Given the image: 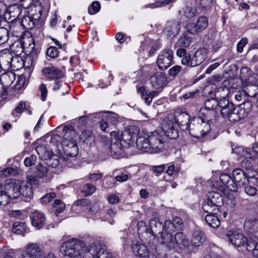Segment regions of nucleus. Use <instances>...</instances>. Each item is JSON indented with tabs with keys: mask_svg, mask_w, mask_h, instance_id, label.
Instances as JSON below:
<instances>
[{
	"mask_svg": "<svg viewBox=\"0 0 258 258\" xmlns=\"http://www.w3.org/2000/svg\"><path fill=\"white\" fill-rule=\"evenodd\" d=\"M16 59L17 58L14 59L12 54L9 52L4 55H0V63H2L5 66L12 67L13 63Z\"/></svg>",
	"mask_w": 258,
	"mask_h": 258,
	"instance_id": "79ce46f5",
	"label": "nucleus"
},
{
	"mask_svg": "<svg viewBox=\"0 0 258 258\" xmlns=\"http://www.w3.org/2000/svg\"><path fill=\"white\" fill-rule=\"evenodd\" d=\"M189 116L185 112L176 111L174 116L169 115L163 121L162 129L166 136L170 139H176L178 136V127L182 130L189 127Z\"/></svg>",
	"mask_w": 258,
	"mask_h": 258,
	"instance_id": "f257e3e1",
	"label": "nucleus"
},
{
	"mask_svg": "<svg viewBox=\"0 0 258 258\" xmlns=\"http://www.w3.org/2000/svg\"><path fill=\"white\" fill-rule=\"evenodd\" d=\"M255 158L251 155L250 158H244L241 162V165L242 167L245 168L246 169L251 171L250 169L252 168L254 163Z\"/></svg>",
	"mask_w": 258,
	"mask_h": 258,
	"instance_id": "37998d69",
	"label": "nucleus"
},
{
	"mask_svg": "<svg viewBox=\"0 0 258 258\" xmlns=\"http://www.w3.org/2000/svg\"><path fill=\"white\" fill-rule=\"evenodd\" d=\"M252 104L250 101H245L237 107H234L233 111L227 118L230 122H237L246 117L251 111Z\"/></svg>",
	"mask_w": 258,
	"mask_h": 258,
	"instance_id": "39448f33",
	"label": "nucleus"
},
{
	"mask_svg": "<svg viewBox=\"0 0 258 258\" xmlns=\"http://www.w3.org/2000/svg\"><path fill=\"white\" fill-rule=\"evenodd\" d=\"M196 9L190 7H186L184 10V16L188 18H191L195 16L196 14Z\"/></svg>",
	"mask_w": 258,
	"mask_h": 258,
	"instance_id": "338daca9",
	"label": "nucleus"
},
{
	"mask_svg": "<svg viewBox=\"0 0 258 258\" xmlns=\"http://www.w3.org/2000/svg\"><path fill=\"white\" fill-rule=\"evenodd\" d=\"M252 77V71L248 67L242 68L240 70V80L242 82H245L246 83L251 82L250 78Z\"/></svg>",
	"mask_w": 258,
	"mask_h": 258,
	"instance_id": "e433bc0d",
	"label": "nucleus"
},
{
	"mask_svg": "<svg viewBox=\"0 0 258 258\" xmlns=\"http://www.w3.org/2000/svg\"><path fill=\"white\" fill-rule=\"evenodd\" d=\"M10 200L5 190L0 192V206H6L9 203Z\"/></svg>",
	"mask_w": 258,
	"mask_h": 258,
	"instance_id": "13d9d810",
	"label": "nucleus"
},
{
	"mask_svg": "<svg viewBox=\"0 0 258 258\" xmlns=\"http://www.w3.org/2000/svg\"><path fill=\"white\" fill-rule=\"evenodd\" d=\"M12 231L14 233L24 235L26 231V226L24 223L16 222L14 224Z\"/></svg>",
	"mask_w": 258,
	"mask_h": 258,
	"instance_id": "a19ab883",
	"label": "nucleus"
},
{
	"mask_svg": "<svg viewBox=\"0 0 258 258\" xmlns=\"http://www.w3.org/2000/svg\"><path fill=\"white\" fill-rule=\"evenodd\" d=\"M218 105L221 108L220 112L224 118H227L232 111H233L234 105L227 99H221L218 103Z\"/></svg>",
	"mask_w": 258,
	"mask_h": 258,
	"instance_id": "4be33fe9",
	"label": "nucleus"
},
{
	"mask_svg": "<svg viewBox=\"0 0 258 258\" xmlns=\"http://www.w3.org/2000/svg\"><path fill=\"white\" fill-rule=\"evenodd\" d=\"M133 137L129 134L127 131L125 129L124 132L120 136L119 135V140L124 141V142L128 143L132 140Z\"/></svg>",
	"mask_w": 258,
	"mask_h": 258,
	"instance_id": "680f3d73",
	"label": "nucleus"
},
{
	"mask_svg": "<svg viewBox=\"0 0 258 258\" xmlns=\"http://www.w3.org/2000/svg\"><path fill=\"white\" fill-rule=\"evenodd\" d=\"M40 14H35L33 16H25L21 22L22 26L27 29H31L38 23V20L40 18Z\"/></svg>",
	"mask_w": 258,
	"mask_h": 258,
	"instance_id": "b1692460",
	"label": "nucleus"
},
{
	"mask_svg": "<svg viewBox=\"0 0 258 258\" xmlns=\"http://www.w3.org/2000/svg\"><path fill=\"white\" fill-rule=\"evenodd\" d=\"M80 139L81 141L88 145H92L95 142V137L90 131L82 132L80 135Z\"/></svg>",
	"mask_w": 258,
	"mask_h": 258,
	"instance_id": "f704fd0d",
	"label": "nucleus"
},
{
	"mask_svg": "<svg viewBox=\"0 0 258 258\" xmlns=\"http://www.w3.org/2000/svg\"><path fill=\"white\" fill-rule=\"evenodd\" d=\"M100 5L98 2H94L91 5V8H88V13L90 15H94L100 11Z\"/></svg>",
	"mask_w": 258,
	"mask_h": 258,
	"instance_id": "5fc2aeb1",
	"label": "nucleus"
},
{
	"mask_svg": "<svg viewBox=\"0 0 258 258\" xmlns=\"http://www.w3.org/2000/svg\"><path fill=\"white\" fill-rule=\"evenodd\" d=\"M204 41L207 44L211 45V50L213 52H216L222 47V42L219 40H214L213 37H210L209 35L205 36Z\"/></svg>",
	"mask_w": 258,
	"mask_h": 258,
	"instance_id": "c756f323",
	"label": "nucleus"
},
{
	"mask_svg": "<svg viewBox=\"0 0 258 258\" xmlns=\"http://www.w3.org/2000/svg\"><path fill=\"white\" fill-rule=\"evenodd\" d=\"M21 181L15 180L8 183L5 187V190L10 199L17 198L21 195Z\"/></svg>",
	"mask_w": 258,
	"mask_h": 258,
	"instance_id": "4468645a",
	"label": "nucleus"
},
{
	"mask_svg": "<svg viewBox=\"0 0 258 258\" xmlns=\"http://www.w3.org/2000/svg\"><path fill=\"white\" fill-rule=\"evenodd\" d=\"M21 13V8L18 6H12L8 9V12L6 13L5 17L10 22H13L20 17Z\"/></svg>",
	"mask_w": 258,
	"mask_h": 258,
	"instance_id": "bb28decb",
	"label": "nucleus"
},
{
	"mask_svg": "<svg viewBox=\"0 0 258 258\" xmlns=\"http://www.w3.org/2000/svg\"><path fill=\"white\" fill-rule=\"evenodd\" d=\"M182 224V221L181 218L175 217L173 219L172 222L170 220H166L164 222V228L166 229H170L173 231L172 228L179 227Z\"/></svg>",
	"mask_w": 258,
	"mask_h": 258,
	"instance_id": "4c0bfd02",
	"label": "nucleus"
},
{
	"mask_svg": "<svg viewBox=\"0 0 258 258\" xmlns=\"http://www.w3.org/2000/svg\"><path fill=\"white\" fill-rule=\"evenodd\" d=\"M233 152L244 158H250L251 153L247 149H244L242 147H237L232 149Z\"/></svg>",
	"mask_w": 258,
	"mask_h": 258,
	"instance_id": "c03bdc74",
	"label": "nucleus"
},
{
	"mask_svg": "<svg viewBox=\"0 0 258 258\" xmlns=\"http://www.w3.org/2000/svg\"><path fill=\"white\" fill-rule=\"evenodd\" d=\"M205 221L211 227L217 228L220 224V221L218 217L212 214H209L205 216Z\"/></svg>",
	"mask_w": 258,
	"mask_h": 258,
	"instance_id": "c9c22d12",
	"label": "nucleus"
},
{
	"mask_svg": "<svg viewBox=\"0 0 258 258\" xmlns=\"http://www.w3.org/2000/svg\"><path fill=\"white\" fill-rule=\"evenodd\" d=\"M85 246L83 241L71 238L61 244L60 252L68 258H83Z\"/></svg>",
	"mask_w": 258,
	"mask_h": 258,
	"instance_id": "7ed1b4c3",
	"label": "nucleus"
},
{
	"mask_svg": "<svg viewBox=\"0 0 258 258\" xmlns=\"http://www.w3.org/2000/svg\"><path fill=\"white\" fill-rule=\"evenodd\" d=\"M258 225V221L255 219H249L245 221L244 226V227L248 228L250 229L254 230V228H256Z\"/></svg>",
	"mask_w": 258,
	"mask_h": 258,
	"instance_id": "4d7b16f0",
	"label": "nucleus"
},
{
	"mask_svg": "<svg viewBox=\"0 0 258 258\" xmlns=\"http://www.w3.org/2000/svg\"><path fill=\"white\" fill-rule=\"evenodd\" d=\"M39 90L41 93V98L42 101H45L46 100L48 92L46 85L44 84H41L39 85Z\"/></svg>",
	"mask_w": 258,
	"mask_h": 258,
	"instance_id": "bf43d9fd",
	"label": "nucleus"
},
{
	"mask_svg": "<svg viewBox=\"0 0 258 258\" xmlns=\"http://www.w3.org/2000/svg\"><path fill=\"white\" fill-rule=\"evenodd\" d=\"M191 42V38L186 35H183L178 39L177 44L179 46L187 47L189 46Z\"/></svg>",
	"mask_w": 258,
	"mask_h": 258,
	"instance_id": "a18cd8bd",
	"label": "nucleus"
},
{
	"mask_svg": "<svg viewBox=\"0 0 258 258\" xmlns=\"http://www.w3.org/2000/svg\"><path fill=\"white\" fill-rule=\"evenodd\" d=\"M9 31L3 27L0 28V45L3 44L8 39Z\"/></svg>",
	"mask_w": 258,
	"mask_h": 258,
	"instance_id": "603ef678",
	"label": "nucleus"
},
{
	"mask_svg": "<svg viewBox=\"0 0 258 258\" xmlns=\"http://www.w3.org/2000/svg\"><path fill=\"white\" fill-rule=\"evenodd\" d=\"M258 237L255 236H251L249 237V244L247 245L246 249L248 251H252V255L255 258H258V247L257 246Z\"/></svg>",
	"mask_w": 258,
	"mask_h": 258,
	"instance_id": "2f4dec72",
	"label": "nucleus"
},
{
	"mask_svg": "<svg viewBox=\"0 0 258 258\" xmlns=\"http://www.w3.org/2000/svg\"><path fill=\"white\" fill-rule=\"evenodd\" d=\"M150 142L149 133L144 130L141 131L136 140L137 147L138 149L143 152H149L150 153Z\"/></svg>",
	"mask_w": 258,
	"mask_h": 258,
	"instance_id": "2eb2a0df",
	"label": "nucleus"
},
{
	"mask_svg": "<svg viewBox=\"0 0 258 258\" xmlns=\"http://www.w3.org/2000/svg\"><path fill=\"white\" fill-rule=\"evenodd\" d=\"M226 236L230 243L236 247L245 246L246 248L249 244V237L248 238L237 230H228Z\"/></svg>",
	"mask_w": 258,
	"mask_h": 258,
	"instance_id": "0eeeda50",
	"label": "nucleus"
},
{
	"mask_svg": "<svg viewBox=\"0 0 258 258\" xmlns=\"http://www.w3.org/2000/svg\"><path fill=\"white\" fill-rule=\"evenodd\" d=\"M110 136L112 138L111 144L109 140H107L104 146L114 158H118L122 153V145L120 140L119 139V134L116 132L110 133Z\"/></svg>",
	"mask_w": 258,
	"mask_h": 258,
	"instance_id": "423d86ee",
	"label": "nucleus"
},
{
	"mask_svg": "<svg viewBox=\"0 0 258 258\" xmlns=\"http://www.w3.org/2000/svg\"><path fill=\"white\" fill-rule=\"evenodd\" d=\"M172 231L170 229H166L164 228V231H162L160 234L162 243L169 248H173L175 247V241L171 234Z\"/></svg>",
	"mask_w": 258,
	"mask_h": 258,
	"instance_id": "5701e85b",
	"label": "nucleus"
},
{
	"mask_svg": "<svg viewBox=\"0 0 258 258\" xmlns=\"http://www.w3.org/2000/svg\"><path fill=\"white\" fill-rule=\"evenodd\" d=\"M208 26V20L206 17H200L196 24L188 23L186 25L187 32L192 35H197L206 29Z\"/></svg>",
	"mask_w": 258,
	"mask_h": 258,
	"instance_id": "9d476101",
	"label": "nucleus"
},
{
	"mask_svg": "<svg viewBox=\"0 0 258 258\" xmlns=\"http://www.w3.org/2000/svg\"><path fill=\"white\" fill-rule=\"evenodd\" d=\"M190 134L195 138L199 139L209 132L211 130L210 124L203 120L202 118H197L193 120L189 125Z\"/></svg>",
	"mask_w": 258,
	"mask_h": 258,
	"instance_id": "20e7f679",
	"label": "nucleus"
},
{
	"mask_svg": "<svg viewBox=\"0 0 258 258\" xmlns=\"http://www.w3.org/2000/svg\"><path fill=\"white\" fill-rule=\"evenodd\" d=\"M106 121L112 125H116L118 122L117 115L114 113H110L104 116Z\"/></svg>",
	"mask_w": 258,
	"mask_h": 258,
	"instance_id": "3c124183",
	"label": "nucleus"
},
{
	"mask_svg": "<svg viewBox=\"0 0 258 258\" xmlns=\"http://www.w3.org/2000/svg\"><path fill=\"white\" fill-rule=\"evenodd\" d=\"M205 240L204 233L202 231L197 230L193 233L191 243L194 246L198 247L200 246L204 242Z\"/></svg>",
	"mask_w": 258,
	"mask_h": 258,
	"instance_id": "473e14b6",
	"label": "nucleus"
},
{
	"mask_svg": "<svg viewBox=\"0 0 258 258\" xmlns=\"http://www.w3.org/2000/svg\"><path fill=\"white\" fill-rule=\"evenodd\" d=\"M56 196L54 192H50L46 194L41 199V203L47 204L50 202Z\"/></svg>",
	"mask_w": 258,
	"mask_h": 258,
	"instance_id": "e2e57ef3",
	"label": "nucleus"
},
{
	"mask_svg": "<svg viewBox=\"0 0 258 258\" xmlns=\"http://www.w3.org/2000/svg\"><path fill=\"white\" fill-rule=\"evenodd\" d=\"M249 178L250 183L255 184L258 186V172L255 171H251L249 172Z\"/></svg>",
	"mask_w": 258,
	"mask_h": 258,
	"instance_id": "774afa93",
	"label": "nucleus"
},
{
	"mask_svg": "<svg viewBox=\"0 0 258 258\" xmlns=\"http://www.w3.org/2000/svg\"><path fill=\"white\" fill-rule=\"evenodd\" d=\"M245 173L242 169L236 168L232 171L233 180L238 186H243L250 183V179L249 178V172Z\"/></svg>",
	"mask_w": 258,
	"mask_h": 258,
	"instance_id": "ddd939ff",
	"label": "nucleus"
},
{
	"mask_svg": "<svg viewBox=\"0 0 258 258\" xmlns=\"http://www.w3.org/2000/svg\"><path fill=\"white\" fill-rule=\"evenodd\" d=\"M216 94L217 96L221 98V99H227L229 98L233 94L231 93L230 88L227 86H223L220 87L217 91Z\"/></svg>",
	"mask_w": 258,
	"mask_h": 258,
	"instance_id": "58836bf2",
	"label": "nucleus"
},
{
	"mask_svg": "<svg viewBox=\"0 0 258 258\" xmlns=\"http://www.w3.org/2000/svg\"><path fill=\"white\" fill-rule=\"evenodd\" d=\"M174 0H158L153 4H151V7L152 8L165 6Z\"/></svg>",
	"mask_w": 258,
	"mask_h": 258,
	"instance_id": "052dcab7",
	"label": "nucleus"
},
{
	"mask_svg": "<svg viewBox=\"0 0 258 258\" xmlns=\"http://www.w3.org/2000/svg\"><path fill=\"white\" fill-rule=\"evenodd\" d=\"M42 254L41 249L37 243L27 245L22 253V258H39Z\"/></svg>",
	"mask_w": 258,
	"mask_h": 258,
	"instance_id": "dca6fc26",
	"label": "nucleus"
},
{
	"mask_svg": "<svg viewBox=\"0 0 258 258\" xmlns=\"http://www.w3.org/2000/svg\"><path fill=\"white\" fill-rule=\"evenodd\" d=\"M90 252L92 258H108L110 254L106 250L105 245L100 241H95L90 247Z\"/></svg>",
	"mask_w": 258,
	"mask_h": 258,
	"instance_id": "9b49d317",
	"label": "nucleus"
},
{
	"mask_svg": "<svg viewBox=\"0 0 258 258\" xmlns=\"http://www.w3.org/2000/svg\"><path fill=\"white\" fill-rule=\"evenodd\" d=\"M181 70V67L180 66H174L171 68L168 72L170 77H175Z\"/></svg>",
	"mask_w": 258,
	"mask_h": 258,
	"instance_id": "0e129e2a",
	"label": "nucleus"
},
{
	"mask_svg": "<svg viewBox=\"0 0 258 258\" xmlns=\"http://www.w3.org/2000/svg\"><path fill=\"white\" fill-rule=\"evenodd\" d=\"M83 191L86 196H88L93 194L96 189V187L90 183L86 184L84 187Z\"/></svg>",
	"mask_w": 258,
	"mask_h": 258,
	"instance_id": "864d4df0",
	"label": "nucleus"
},
{
	"mask_svg": "<svg viewBox=\"0 0 258 258\" xmlns=\"http://www.w3.org/2000/svg\"><path fill=\"white\" fill-rule=\"evenodd\" d=\"M202 208L204 211L208 213H211L215 210L218 209V207H217L216 206L211 204L210 202H209V201L207 200L203 202Z\"/></svg>",
	"mask_w": 258,
	"mask_h": 258,
	"instance_id": "de8ad7c7",
	"label": "nucleus"
},
{
	"mask_svg": "<svg viewBox=\"0 0 258 258\" xmlns=\"http://www.w3.org/2000/svg\"><path fill=\"white\" fill-rule=\"evenodd\" d=\"M150 84L152 87L156 90H160L165 87L168 83L167 79L165 73L156 72L150 78Z\"/></svg>",
	"mask_w": 258,
	"mask_h": 258,
	"instance_id": "f8f14e48",
	"label": "nucleus"
},
{
	"mask_svg": "<svg viewBox=\"0 0 258 258\" xmlns=\"http://www.w3.org/2000/svg\"><path fill=\"white\" fill-rule=\"evenodd\" d=\"M180 28V24L177 22H168L167 23L165 32L168 37H173L178 35Z\"/></svg>",
	"mask_w": 258,
	"mask_h": 258,
	"instance_id": "cd10ccee",
	"label": "nucleus"
},
{
	"mask_svg": "<svg viewBox=\"0 0 258 258\" xmlns=\"http://www.w3.org/2000/svg\"><path fill=\"white\" fill-rule=\"evenodd\" d=\"M53 207L55 209L56 214L61 213L65 209L64 204L60 200H55L53 203Z\"/></svg>",
	"mask_w": 258,
	"mask_h": 258,
	"instance_id": "09e8293b",
	"label": "nucleus"
},
{
	"mask_svg": "<svg viewBox=\"0 0 258 258\" xmlns=\"http://www.w3.org/2000/svg\"><path fill=\"white\" fill-rule=\"evenodd\" d=\"M208 52V49L205 48L199 49L191 59L190 66L196 67L203 62L207 57Z\"/></svg>",
	"mask_w": 258,
	"mask_h": 258,
	"instance_id": "aec40b11",
	"label": "nucleus"
},
{
	"mask_svg": "<svg viewBox=\"0 0 258 258\" xmlns=\"http://www.w3.org/2000/svg\"><path fill=\"white\" fill-rule=\"evenodd\" d=\"M63 139L62 142V148L64 155V160H68L70 158L76 157L79 153V148L76 140L77 133L71 126H64L63 129Z\"/></svg>",
	"mask_w": 258,
	"mask_h": 258,
	"instance_id": "f03ea898",
	"label": "nucleus"
},
{
	"mask_svg": "<svg viewBox=\"0 0 258 258\" xmlns=\"http://www.w3.org/2000/svg\"><path fill=\"white\" fill-rule=\"evenodd\" d=\"M21 195L23 197L31 198L33 196V191L31 186L26 183L24 181H21Z\"/></svg>",
	"mask_w": 258,
	"mask_h": 258,
	"instance_id": "ea45409f",
	"label": "nucleus"
},
{
	"mask_svg": "<svg viewBox=\"0 0 258 258\" xmlns=\"http://www.w3.org/2000/svg\"><path fill=\"white\" fill-rule=\"evenodd\" d=\"M125 130L133 138L136 137L137 136H139V134L141 132L140 131L139 127L136 125H128Z\"/></svg>",
	"mask_w": 258,
	"mask_h": 258,
	"instance_id": "8fccbe9b",
	"label": "nucleus"
},
{
	"mask_svg": "<svg viewBox=\"0 0 258 258\" xmlns=\"http://www.w3.org/2000/svg\"><path fill=\"white\" fill-rule=\"evenodd\" d=\"M48 171L47 166L42 164H39L37 167L36 174L39 178H43L45 176Z\"/></svg>",
	"mask_w": 258,
	"mask_h": 258,
	"instance_id": "49530a36",
	"label": "nucleus"
},
{
	"mask_svg": "<svg viewBox=\"0 0 258 258\" xmlns=\"http://www.w3.org/2000/svg\"><path fill=\"white\" fill-rule=\"evenodd\" d=\"M173 53L169 49L163 50L158 55L156 60L158 68L160 70H165L174 62Z\"/></svg>",
	"mask_w": 258,
	"mask_h": 258,
	"instance_id": "6e6552de",
	"label": "nucleus"
},
{
	"mask_svg": "<svg viewBox=\"0 0 258 258\" xmlns=\"http://www.w3.org/2000/svg\"><path fill=\"white\" fill-rule=\"evenodd\" d=\"M248 92H246L243 90L238 91L235 92L234 98L236 101H240L245 100L247 96L254 97L258 93V88L256 86H250L247 89Z\"/></svg>",
	"mask_w": 258,
	"mask_h": 258,
	"instance_id": "412c9836",
	"label": "nucleus"
},
{
	"mask_svg": "<svg viewBox=\"0 0 258 258\" xmlns=\"http://www.w3.org/2000/svg\"><path fill=\"white\" fill-rule=\"evenodd\" d=\"M175 244L180 248H184L188 245V240L186 236L182 232L177 233L174 238Z\"/></svg>",
	"mask_w": 258,
	"mask_h": 258,
	"instance_id": "7c9ffc66",
	"label": "nucleus"
},
{
	"mask_svg": "<svg viewBox=\"0 0 258 258\" xmlns=\"http://www.w3.org/2000/svg\"><path fill=\"white\" fill-rule=\"evenodd\" d=\"M32 225L37 230L41 228L45 224L46 218L41 211L36 210L30 216Z\"/></svg>",
	"mask_w": 258,
	"mask_h": 258,
	"instance_id": "a211bd4d",
	"label": "nucleus"
},
{
	"mask_svg": "<svg viewBox=\"0 0 258 258\" xmlns=\"http://www.w3.org/2000/svg\"><path fill=\"white\" fill-rule=\"evenodd\" d=\"M150 153H157L162 152L165 146L162 136L158 132L149 133Z\"/></svg>",
	"mask_w": 258,
	"mask_h": 258,
	"instance_id": "1a4fd4ad",
	"label": "nucleus"
},
{
	"mask_svg": "<svg viewBox=\"0 0 258 258\" xmlns=\"http://www.w3.org/2000/svg\"><path fill=\"white\" fill-rule=\"evenodd\" d=\"M132 249L134 253L140 257H147L149 254L146 245L139 241H134L132 243Z\"/></svg>",
	"mask_w": 258,
	"mask_h": 258,
	"instance_id": "6ab92c4d",
	"label": "nucleus"
},
{
	"mask_svg": "<svg viewBox=\"0 0 258 258\" xmlns=\"http://www.w3.org/2000/svg\"><path fill=\"white\" fill-rule=\"evenodd\" d=\"M207 197V200L213 205H214L219 207L222 204L223 196L218 192H209Z\"/></svg>",
	"mask_w": 258,
	"mask_h": 258,
	"instance_id": "c85d7f7f",
	"label": "nucleus"
},
{
	"mask_svg": "<svg viewBox=\"0 0 258 258\" xmlns=\"http://www.w3.org/2000/svg\"><path fill=\"white\" fill-rule=\"evenodd\" d=\"M44 76L49 79H59L63 77V72L59 69L53 66H49L42 70Z\"/></svg>",
	"mask_w": 258,
	"mask_h": 258,
	"instance_id": "f3484780",
	"label": "nucleus"
},
{
	"mask_svg": "<svg viewBox=\"0 0 258 258\" xmlns=\"http://www.w3.org/2000/svg\"><path fill=\"white\" fill-rule=\"evenodd\" d=\"M245 193L249 196H254L256 192L257 189L255 187L252 185H247L244 187Z\"/></svg>",
	"mask_w": 258,
	"mask_h": 258,
	"instance_id": "69168bd1",
	"label": "nucleus"
},
{
	"mask_svg": "<svg viewBox=\"0 0 258 258\" xmlns=\"http://www.w3.org/2000/svg\"><path fill=\"white\" fill-rule=\"evenodd\" d=\"M241 80L240 79H232L225 80L223 83L222 86H227L230 88L231 93H234V90L240 87L241 84Z\"/></svg>",
	"mask_w": 258,
	"mask_h": 258,
	"instance_id": "72a5a7b5",
	"label": "nucleus"
},
{
	"mask_svg": "<svg viewBox=\"0 0 258 258\" xmlns=\"http://www.w3.org/2000/svg\"><path fill=\"white\" fill-rule=\"evenodd\" d=\"M220 180L228 189L232 191L237 190V185L231 176L226 173L220 175Z\"/></svg>",
	"mask_w": 258,
	"mask_h": 258,
	"instance_id": "a878e982",
	"label": "nucleus"
},
{
	"mask_svg": "<svg viewBox=\"0 0 258 258\" xmlns=\"http://www.w3.org/2000/svg\"><path fill=\"white\" fill-rule=\"evenodd\" d=\"M150 233L153 236H156L164 231V225L158 219H152L149 222Z\"/></svg>",
	"mask_w": 258,
	"mask_h": 258,
	"instance_id": "393cba45",
	"label": "nucleus"
},
{
	"mask_svg": "<svg viewBox=\"0 0 258 258\" xmlns=\"http://www.w3.org/2000/svg\"><path fill=\"white\" fill-rule=\"evenodd\" d=\"M59 51L57 48L54 46L49 47L46 51V54L48 56L51 58H55L58 56Z\"/></svg>",
	"mask_w": 258,
	"mask_h": 258,
	"instance_id": "6e6d98bb",
	"label": "nucleus"
}]
</instances>
